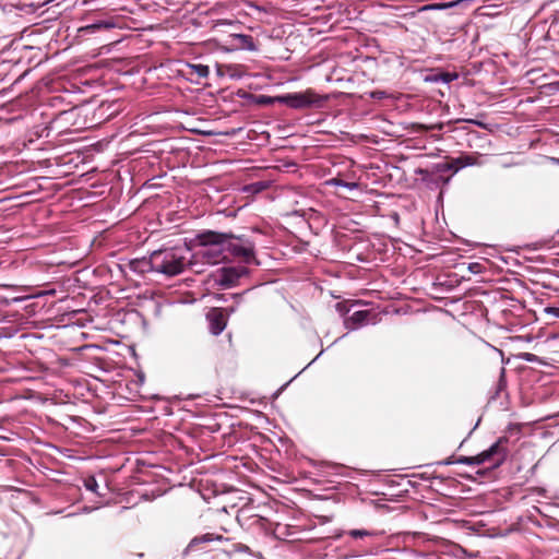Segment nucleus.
<instances>
[{
  "instance_id": "1",
  "label": "nucleus",
  "mask_w": 559,
  "mask_h": 559,
  "mask_svg": "<svg viewBox=\"0 0 559 559\" xmlns=\"http://www.w3.org/2000/svg\"><path fill=\"white\" fill-rule=\"evenodd\" d=\"M199 245H227L228 254L239 259L246 264L259 262L254 254V243L243 236H235L230 233H218L214 230H205L197 235Z\"/></svg>"
},
{
  "instance_id": "2",
  "label": "nucleus",
  "mask_w": 559,
  "mask_h": 559,
  "mask_svg": "<svg viewBox=\"0 0 559 559\" xmlns=\"http://www.w3.org/2000/svg\"><path fill=\"white\" fill-rule=\"evenodd\" d=\"M510 439L507 436H502L498 438V440L487 450L475 456H460L454 459V456H450L439 464L450 465V464H466V465H480L487 461L493 462V467H498L507 460V456L510 452L509 448Z\"/></svg>"
},
{
  "instance_id": "3",
  "label": "nucleus",
  "mask_w": 559,
  "mask_h": 559,
  "mask_svg": "<svg viewBox=\"0 0 559 559\" xmlns=\"http://www.w3.org/2000/svg\"><path fill=\"white\" fill-rule=\"evenodd\" d=\"M151 264L154 272L175 276L185 270L186 258L173 249L156 250L151 253Z\"/></svg>"
},
{
  "instance_id": "4",
  "label": "nucleus",
  "mask_w": 559,
  "mask_h": 559,
  "mask_svg": "<svg viewBox=\"0 0 559 559\" xmlns=\"http://www.w3.org/2000/svg\"><path fill=\"white\" fill-rule=\"evenodd\" d=\"M278 103H283L290 108L300 109L309 107H319L326 99L324 96L316 94L308 90L304 93L287 94L276 97Z\"/></svg>"
},
{
  "instance_id": "5",
  "label": "nucleus",
  "mask_w": 559,
  "mask_h": 559,
  "mask_svg": "<svg viewBox=\"0 0 559 559\" xmlns=\"http://www.w3.org/2000/svg\"><path fill=\"white\" fill-rule=\"evenodd\" d=\"M478 157L474 155H462L445 163H439L432 167L433 174H443L452 170L456 173L460 168L478 165Z\"/></svg>"
},
{
  "instance_id": "6",
  "label": "nucleus",
  "mask_w": 559,
  "mask_h": 559,
  "mask_svg": "<svg viewBox=\"0 0 559 559\" xmlns=\"http://www.w3.org/2000/svg\"><path fill=\"white\" fill-rule=\"evenodd\" d=\"M210 332L213 335H219L227 326L228 312L224 308L214 307L206 313Z\"/></svg>"
},
{
  "instance_id": "7",
  "label": "nucleus",
  "mask_w": 559,
  "mask_h": 559,
  "mask_svg": "<svg viewBox=\"0 0 559 559\" xmlns=\"http://www.w3.org/2000/svg\"><path fill=\"white\" fill-rule=\"evenodd\" d=\"M205 249L202 255L210 264H217L228 258L227 245L214 246V245H202Z\"/></svg>"
},
{
  "instance_id": "8",
  "label": "nucleus",
  "mask_w": 559,
  "mask_h": 559,
  "mask_svg": "<svg viewBox=\"0 0 559 559\" xmlns=\"http://www.w3.org/2000/svg\"><path fill=\"white\" fill-rule=\"evenodd\" d=\"M230 40H231V44L236 48L248 49V50H252V51L257 49L253 38L249 35L231 34Z\"/></svg>"
},
{
  "instance_id": "9",
  "label": "nucleus",
  "mask_w": 559,
  "mask_h": 559,
  "mask_svg": "<svg viewBox=\"0 0 559 559\" xmlns=\"http://www.w3.org/2000/svg\"><path fill=\"white\" fill-rule=\"evenodd\" d=\"M415 173L417 175H420L421 180L427 183L431 182V183H436V185H439V183L447 185L450 181V177L443 178L442 176H440L441 174H433L432 169L429 170V169L418 168V169H416Z\"/></svg>"
},
{
  "instance_id": "10",
  "label": "nucleus",
  "mask_w": 559,
  "mask_h": 559,
  "mask_svg": "<svg viewBox=\"0 0 559 559\" xmlns=\"http://www.w3.org/2000/svg\"><path fill=\"white\" fill-rule=\"evenodd\" d=\"M241 273L234 267L223 269V274L219 280V284L224 287H231L236 284Z\"/></svg>"
},
{
  "instance_id": "11",
  "label": "nucleus",
  "mask_w": 559,
  "mask_h": 559,
  "mask_svg": "<svg viewBox=\"0 0 559 559\" xmlns=\"http://www.w3.org/2000/svg\"><path fill=\"white\" fill-rule=\"evenodd\" d=\"M369 311L366 310H359L355 311L352 316L346 318L345 324L348 329H357L368 318Z\"/></svg>"
},
{
  "instance_id": "12",
  "label": "nucleus",
  "mask_w": 559,
  "mask_h": 559,
  "mask_svg": "<svg viewBox=\"0 0 559 559\" xmlns=\"http://www.w3.org/2000/svg\"><path fill=\"white\" fill-rule=\"evenodd\" d=\"M221 535H215L213 533H206L201 536L194 537L188 545V550L197 549L201 544L213 542L215 539H222Z\"/></svg>"
},
{
  "instance_id": "13",
  "label": "nucleus",
  "mask_w": 559,
  "mask_h": 559,
  "mask_svg": "<svg viewBox=\"0 0 559 559\" xmlns=\"http://www.w3.org/2000/svg\"><path fill=\"white\" fill-rule=\"evenodd\" d=\"M326 185L341 188L345 190V192H348V194H353V192L357 191L359 187L357 182H346L341 178L330 179L326 181Z\"/></svg>"
},
{
  "instance_id": "14",
  "label": "nucleus",
  "mask_w": 559,
  "mask_h": 559,
  "mask_svg": "<svg viewBox=\"0 0 559 559\" xmlns=\"http://www.w3.org/2000/svg\"><path fill=\"white\" fill-rule=\"evenodd\" d=\"M130 269L139 273L154 271L153 265L151 264V257L148 259L132 260L130 262Z\"/></svg>"
},
{
  "instance_id": "15",
  "label": "nucleus",
  "mask_w": 559,
  "mask_h": 559,
  "mask_svg": "<svg viewBox=\"0 0 559 559\" xmlns=\"http://www.w3.org/2000/svg\"><path fill=\"white\" fill-rule=\"evenodd\" d=\"M115 26H116V23L112 20H108V21H99L94 24L81 27L80 31L95 32V31L102 29V28L110 29V28H114Z\"/></svg>"
},
{
  "instance_id": "16",
  "label": "nucleus",
  "mask_w": 559,
  "mask_h": 559,
  "mask_svg": "<svg viewBox=\"0 0 559 559\" xmlns=\"http://www.w3.org/2000/svg\"><path fill=\"white\" fill-rule=\"evenodd\" d=\"M84 486L87 490L97 493L98 484L94 476H88L84 479Z\"/></svg>"
},
{
  "instance_id": "17",
  "label": "nucleus",
  "mask_w": 559,
  "mask_h": 559,
  "mask_svg": "<svg viewBox=\"0 0 559 559\" xmlns=\"http://www.w3.org/2000/svg\"><path fill=\"white\" fill-rule=\"evenodd\" d=\"M191 68L201 78H206L209 75L210 70H209L207 66H204V64H193V66H191Z\"/></svg>"
},
{
  "instance_id": "18",
  "label": "nucleus",
  "mask_w": 559,
  "mask_h": 559,
  "mask_svg": "<svg viewBox=\"0 0 559 559\" xmlns=\"http://www.w3.org/2000/svg\"><path fill=\"white\" fill-rule=\"evenodd\" d=\"M348 535L353 538H362L366 536H371L372 533L366 530H350Z\"/></svg>"
},
{
  "instance_id": "19",
  "label": "nucleus",
  "mask_w": 559,
  "mask_h": 559,
  "mask_svg": "<svg viewBox=\"0 0 559 559\" xmlns=\"http://www.w3.org/2000/svg\"><path fill=\"white\" fill-rule=\"evenodd\" d=\"M233 551L249 554L250 552V548L247 545L238 543V544H234L233 545Z\"/></svg>"
},
{
  "instance_id": "20",
  "label": "nucleus",
  "mask_w": 559,
  "mask_h": 559,
  "mask_svg": "<svg viewBox=\"0 0 559 559\" xmlns=\"http://www.w3.org/2000/svg\"><path fill=\"white\" fill-rule=\"evenodd\" d=\"M370 96L376 99L385 98L388 95L384 91H374L370 93Z\"/></svg>"
},
{
  "instance_id": "21",
  "label": "nucleus",
  "mask_w": 559,
  "mask_h": 559,
  "mask_svg": "<svg viewBox=\"0 0 559 559\" xmlns=\"http://www.w3.org/2000/svg\"><path fill=\"white\" fill-rule=\"evenodd\" d=\"M457 78V74L456 73H445L443 74L442 79L444 82H451L452 80L456 79Z\"/></svg>"
},
{
  "instance_id": "22",
  "label": "nucleus",
  "mask_w": 559,
  "mask_h": 559,
  "mask_svg": "<svg viewBox=\"0 0 559 559\" xmlns=\"http://www.w3.org/2000/svg\"><path fill=\"white\" fill-rule=\"evenodd\" d=\"M274 102H277L276 97L272 98V97L262 96L260 99L261 104H272Z\"/></svg>"
},
{
  "instance_id": "23",
  "label": "nucleus",
  "mask_w": 559,
  "mask_h": 559,
  "mask_svg": "<svg viewBox=\"0 0 559 559\" xmlns=\"http://www.w3.org/2000/svg\"><path fill=\"white\" fill-rule=\"evenodd\" d=\"M549 312L556 314L557 317H559V308H549Z\"/></svg>"
},
{
  "instance_id": "24",
  "label": "nucleus",
  "mask_w": 559,
  "mask_h": 559,
  "mask_svg": "<svg viewBox=\"0 0 559 559\" xmlns=\"http://www.w3.org/2000/svg\"><path fill=\"white\" fill-rule=\"evenodd\" d=\"M392 218L394 219L395 224H397V223H399V219H400V218H399V215H397V213H396V212H394V214L392 215Z\"/></svg>"
},
{
  "instance_id": "25",
  "label": "nucleus",
  "mask_w": 559,
  "mask_h": 559,
  "mask_svg": "<svg viewBox=\"0 0 559 559\" xmlns=\"http://www.w3.org/2000/svg\"><path fill=\"white\" fill-rule=\"evenodd\" d=\"M478 266H479L478 263H473V264H471L469 269L473 270V267H478Z\"/></svg>"
},
{
  "instance_id": "26",
  "label": "nucleus",
  "mask_w": 559,
  "mask_h": 559,
  "mask_svg": "<svg viewBox=\"0 0 559 559\" xmlns=\"http://www.w3.org/2000/svg\"><path fill=\"white\" fill-rule=\"evenodd\" d=\"M222 24H227V22H225V21H219V22L217 23V25H222Z\"/></svg>"
},
{
  "instance_id": "27",
  "label": "nucleus",
  "mask_w": 559,
  "mask_h": 559,
  "mask_svg": "<svg viewBox=\"0 0 559 559\" xmlns=\"http://www.w3.org/2000/svg\"><path fill=\"white\" fill-rule=\"evenodd\" d=\"M344 198H349V195L345 194V193H342L340 192Z\"/></svg>"
}]
</instances>
